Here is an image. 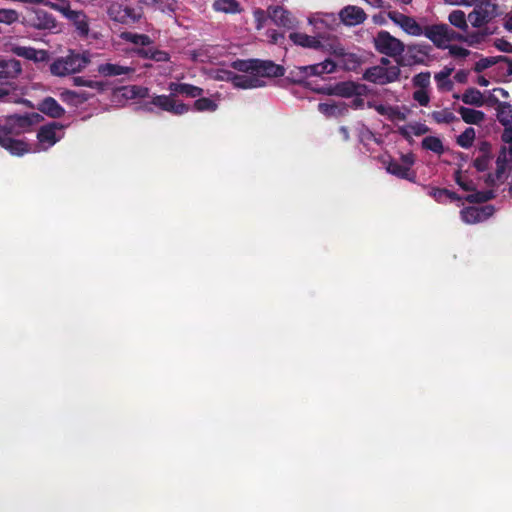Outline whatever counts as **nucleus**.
Here are the masks:
<instances>
[{
  "label": "nucleus",
  "mask_w": 512,
  "mask_h": 512,
  "mask_svg": "<svg viewBox=\"0 0 512 512\" xmlns=\"http://www.w3.org/2000/svg\"><path fill=\"white\" fill-rule=\"evenodd\" d=\"M39 114L10 115L0 121V147L13 156H23L30 151L29 145L21 139H16L38 121Z\"/></svg>",
  "instance_id": "nucleus-1"
},
{
  "label": "nucleus",
  "mask_w": 512,
  "mask_h": 512,
  "mask_svg": "<svg viewBox=\"0 0 512 512\" xmlns=\"http://www.w3.org/2000/svg\"><path fill=\"white\" fill-rule=\"evenodd\" d=\"M464 6H475L468 14V20L474 28H482L499 15V6L495 0H468Z\"/></svg>",
  "instance_id": "nucleus-2"
},
{
  "label": "nucleus",
  "mask_w": 512,
  "mask_h": 512,
  "mask_svg": "<svg viewBox=\"0 0 512 512\" xmlns=\"http://www.w3.org/2000/svg\"><path fill=\"white\" fill-rule=\"evenodd\" d=\"M89 63V59L78 53H70L66 57L57 58L50 65V72L55 76H66L80 72Z\"/></svg>",
  "instance_id": "nucleus-3"
},
{
  "label": "nucleus",
  "mask_w": 512,
  "mask_h": 512,
  "mask_svg": "<svg viewBox=\"0 0 512 512\" xmlns=\"http://www.w3.org/2000/svg\"><path fill=\"white\" fill-rule=\"evenodd\" d=\"M432 46L427 43H416L405 45L404 55L396 59L401 66L427 65L431 58Z\"/></svg>",
  "instance_id": "nucleus-4"
},
{
  "label": "nucleus",
  "mask_w": 512,
  "mask_h": 512,
  "mask_svg": "<svg viewBox=\"0 0 512 512\" xmlns=\"http://www.w3.org/2000/svg\"><path fill=\"white\" fill-rule=\"evenodd\" d=\"M373 43L378 53L395 60L400 58L405 51V44L386 30L379 31L373 38Z\"/></svg>",
  "instance_id": "nucleus-5"
},
{
  "label": "nucleus",
  "mask_w": 512,
  "mask_h": 512,
  "mask_svg": "<svg viewBox=\"0 0 512 512\" xmlns=\"http://www.w3.org/2000/svg\"><path fill=\"white\" fill-rule=\"evenodd\" d=\"M401 70L398 64L390 67L372 66L365 70L362 78L377 85H386L399 80Z\"/></svg>",
  "instance_id": "nucleus-6"
},
{
  "label": "nucleus",
  "mask_w": 512,
  "mask_h": 512,
  "mask_svg": "<svg viewBox=\"0 0 512 512\" xmlns=\"http://www.w3.org/2000/svg\"><path fill=\"white\" fill-rule=\"evenodd\" d=\"M175 96L171 93L169 95H154L152 96V104L156 109L165 111L173 115H183L190 111V106L183 102H177Z\"/></svg>",
  "instance_id": "nucleus-7"
},
{
  "label": "nucleus",
  "mask_w": 512,
  "mask_h": 512,
  "mask_svg": "<svg viewBox=\"0 0 512 512\" xmlns=\"http://www.w3.org/2000/svg\"><path fill=\"white\" fill-rule=\"evenodd\" d=\"M221 74L222 75L219 77L221 80L231 82L236 88L251 89L261 87L263 85V82L255 75H240L229 70H223L221 71Z\"/></svg>",
  "instance_id": "nucleus-8"
},
{
  "label": "nucleus",
  "mask_w": 512,
  "mask_h": 512,
  "mask_svg": "<svg viewBox=\"0 0 512 512\" xmlns=\"http://www.w3.org/2000/svg\"><path fill=\"white\" fill-rule=\"evenodd\" d=\"M268 16L275 25L288 30L295 29L298 26L297 19L282 6H269Z\"/></svg>",
  "instance_id": "nucleus-9"
},
{
  "label": "nucleus",
  "mask_w": 512,
  "mask_h": 512,
  "mask_svg": "<svg viewBox=\"0 0 512 512\" xmlns=\"http://www.w3.org/2000/svg\"><path fill=\"white\" fill-rule=\"evenodd\" d=\"M11 52L18 57H22L35 63H46L50 60V54L47 50H37L30 46L12 45Z\"/></svg>",
  "instance_id": "nucleus-10"
},
{
  "label": "nucleus",
  "mask_w": 512,
  "mask_h": 512,
  "mask_svg": "<svg viewBox=\"0 0 512 512\" xmlns=\"http://www.w3.org/2000/svg\"><path fill=\"white\" fill-rule=\"evenodd\" d=\"M339 18L347 26H356L364 23L367 15L361 7L348 5L340 10Z\"/></svg>",
  "instance_id": "nucleus-11"
},
{
  "label": "nucleus",
  "mask_w": 512,
  "mask_h": 512,
  "mask_svg": "<svg viewBox=\"0 0 512 512\" xmlns=\"http://www.w3.org/2000/svg\"><path fill=\"white\" fill-rule=\"evenodd\" d=\"M63 128L64 126L58 122L43 125L37 133V139L40 143L51 147L62 138V135H57V132L62 131Z\"/></svg>",
  "instance_id": "nucleus-12"
},
{
  "label": "nucleus",
  "mask_w": 512,
  "mask_h": 512,
  "mask_svg": "<svg viewBox=\"0 0 512 512\" xmlns=\"http://www.w3.org/2000/svg\"><path fill=\"white\" fill-rule=\"evenodd\" d=\"M496 110L498 121L505 127L502 140H512V105L508 102L499 103Z\"/></svg>",
  "instance_id": "nucleus-13"
},
{
  "label": "nucleus",
  "mask_w": 512,
  "mask_h": 512,
  "mask_svg": "<svg viewBox=\"0 0 512 512\" xmlns=\"http://www.w3.org/2000/svg\"><path fill=\"white\" fill-rule=\"evenodd\" d=\"M29 24L31 27L37 30L53 31L58 28L55 17L47 11L41 9L37 10L34 16L30 18Z\"/></svg>",
  "instance_id": "nucleus-14"
},
{
  "label": "nucleus",
  "mask_w": 512,
  "mask_h": 512,
  "mask_svg": "<svg viewBox=\"0 0 512 512\" xmlns=\"http://www.w3.org/2000/svg\"><path fill=\"white\" fill-rule=\"evenodd\" d=\"M285 74V68L271 60L257 59L255 76L281 77Z\"/></svg>",
  "instance_id": "nucleus-15"
},
{
  "label": "nucleus",
  "mask_w": 512,
  "mask_h": 512,
  "mask_svg": "<svg viewBox=\"0 0 512 512\" xmlns=\"http://www.w3.org/2000/svg\"><path fill=\"white\" fill-rule=\"evenodd\" d=\"M444 23L427 25L424 27L423 34L427 37L437 48L446 49L448 44L445 41Z\"/></svg>",
  "instance_id": "nucleus-16"
},
{
  "label": "nucleus",
  "mask_w": 512,
  "mask_h": 512,
  "mask_svg": "<svg viewBox=\"0 0 512 512\" xmlns=\"http://www.w3.org/2000/svg\"><path fill=\"white\" fill-rule=\"evenodd\" d=\"M492 146L487 141H482L479 143L477 151L478 156L473 161V166L479 172H484L488 169L489 164L493 158L492 155Z\"/></svg>",
  "instance_id": "nucleus-17"
},
{
  "label": "nucleus",
  "mask_w": 512,
  "mask_h": 512,
  "mask_svg": "<svg viewBox=\"0 0 512 512\" xmlns=\"http://www.w3.org/2000/svg\"><path fill=\"white\" fill-rule=\"evenodd\" d=\"M168 89L174 96L182 95L187 98H197L204 93L201 87L189 83L170 82Z\"/></svg>",
  "instance_id": "nucleus-18"
},
{
  "label": "nucleus",
  "mask_w": 512,
  "mask_h": 512,
  "mask_svg": "<svg viewBox=\"0 0 512 512\" xmlns=\"http://www.w3.org/2000/svg\"><path fill=\"white\" fill-rule=\"evenodd\" d=\"M303 74L308 79L311 76H321L323 74H330L336 70V63L331 59H326L323 62L300 66Z\"/></svg>",
  "instance_id": "nucleus-19"
},
{
  "label": "nucleus",
  "mask_w": 512,
  "mask_h": 512,
  "mask_svg": "<svg viewBox=\"0 0 512 512\" xmlns=\"http://www.w3.org/2000/svg\"><path fill=\"white\" fill-rule=\"evenodd\" d=\"M37 109L43 114L51 118H61L65 114V109L51 96L45 97L41 100Z\"/></svg>",
  "instance_id": "nucleus-20"
},
{
  "label": "nucleus",
  "mask_w": 512,
  "mask_h": 512,
  "mask_svg": "<svg viewBox=\"0 0 512 512\" xmlns=\"http://www.w3.org/2000/svg\"><path fill=\"white\" fill-rule=\"evenodd\" d=\"M289 39L297 46L311 49H321L323 44L321 41L314 37L301 32H292L289 34Z\"/></svg>",
  "instance_id": "nucleus-21"
},
{
  "label": "nucleus",
  "mask_w": 512,
  "mask_h": 512,
  "mask_svg": "<svg viewBox=\"0 0 512 512\" xmlns=\"http://www.w3.org/2000/svg\"><path fill=\"white\" fill-rule=\"evenodd\" d=\"M68 20H70L73 23L76 33L79 37H88L90 31L89 20L84 11H76L73 15H71V17Z\"/></svg>",
  "instance_id": "nucleus-22"
},
{
  "label": "nucleus",
  "mask_w": 512,
  "mask_h": 512,
  "mask_svg": "<svg viewBox=\"0 0 512 512\" xmlns=\"http://www.w3.org/2000/svg\"><path fill=\"white\" fill-rule=\"evenodd\" d=\"M22 71L21 63L16 59H0V78L17 77Z\"/></svg>",
  "instance_id": "nucleus-23"
},
{
  "label": "nucleus",
  "mask_w": 512,
  "mask_h": 512,
  "mask_svg": "<svg viewBox=\"0 0 512 512\" xmlns=\"http://www.w3.org/2000/svg\"><path fill=\"white\" fill-rule=\"evenodd\" d=\"M453 97L455 99H461V101L466 105L481 107L485 104L483 94L473 87L466 89L462 95L454 94Z\"/></svg>",
  "instance_id": "nucleus-24"
},
{
  "label": "nucleus",
  "mask_w": 512,
  "mask_h": 512,
  "mask_svg": "<svg viewBox=\"0 0 512 512\" xmlns=\"http://www.w3.org/2000/svg\"><path fill=\"white\" fill-rule=\"evenodd\" d=\"M61 100L65 102L66 104L74 107H78L85 102H87L91 97H93L92 94L81 91L76 92L72 90H65L61 93Z\"/></svg>",
  "instance_id": "nucleus-25"
},
{
  "label": "nucleus",
  "mask_w": 512,
  "mask_h": 512,
  "mask_svg": "<svg viewBox=\"0 0 512 512\" xmlns=\"http://www.w3.org/2000/svg\"><path fill=\"white\" fill-rule=\"evenodd\" d=\"M457 111L461 115L462 120L467 124L479 125L485 119V113L480 110L460 106Z\"/></svg>",
  "instance_id": "nucleus-26"
},
{
  "label": "nucleus",
  "mask_w": 512,
  "mask_h": 512,
  "mask_svg": "<svg viewBox=\"0 0 512 512\" xmlns=\"http://www.w3.org/2000/svg\"><path fill=\"white\" fill-rule=\"evenodd\" d=\"M100 74L106 77L118 76L123 74L134 73V69L118 64L105 63L101 64L98 68Z\"/></svg>",
  "instance_id": "nucleus-27"
},
{
  "label": "nucleus",
  "mask_w": 512,
  "mask_h": 512,
  "mask_svg": "<svg viewBox=\"0 0 512 512\" xmlns=\"http://www.w3.org/2000/svg\"><path fill=\"white\" fill-rule=\"evenodd\" d=\"M449 23L463 33L469 30L468 15L462 10H453L448 16Z\"/></svg>",
  "instance_id": "nucleus-28"
},
{
  "label": "nucleus",
  "mask_w": 512,
  "mask_h": 512,
  "mask_svg": "<svg viewBox=\"0 0 512 512\" xmlns=\"http://www.w3.org/2000/svg\"><path fill=\"white\" fill-rule=\"evenodd\" d=\"M387 171L401 179L413 180L415 173H411L408 166H404L396 160H391L387 165Z\"/></svg>",
  "instance_id": "nucleus-29"
},
{
  "label": "nucleus",
  "mask_w": 512,
  "mask_h": 512,
  "mask_svg": "<svg viewBox=\"0 0 512 512\" xmlns=\"http://www.w3.org/2000/svg\"><path fill=\"white\" fill-rule=\"evenodd\" d=\"M132 9L122 7L119 4H113L108 9V14L111 19L120 23H126L128 18L131 17Z\"/></svg>",
  "instance_id": "nucleus-30"
},
{
  "label": "nucleus",
  "mask_w": 512,
  "mask_h": 512,
  "mask_svg": "<svg viewBox=\"0 0 512 512\" xmlns=\"http://www.w3.org/2000/svg\"><path fill=\"white\" fill-rule=\"evenodd\" d=\"M121 38L139 47L149 46L153 43L152 39L146 34L123 32Z\"/></svg>",
  "instance_id": "nucleus-31"
},
{
  "label": "nucleus",
  "mask_w": 512,
  "mask_h": 512,
  "mask_svg": "<svg viewBox=\"0 0 512 512\" xmlns=\"http://www.w3.org/2000/svg\"><path fill=\"white\" fill-rule=\"evenodd\" d=\"M213 8L224 13H238L241 11L240 3L237 0H215Z\"/></svg>",
  "instance_id": "nucleus-32"
},
{
  "label": "nucleus",
  "mask_w": 512,
  "mask_h": 512,
  "mask_svg": "<svg viewBox=\"0 0 512 512\" xmlns=\"http://www.w3.org/2000/svg\"><path fill=\"white\" fill-rule=\"evenodd\" d=\"M358 85L353 82H340L336 84V96L341 97H352L354 95H360L358 92Z\"/></svg>",
  "instance_id": "nucleus-33"
},
{
  "label": "nucleus",
  "mask_w": 512,
  "mask_h": 512,
  "mask_svg": "<svg viewBox=\"0 0 512 512\" xmlns=\"http://www.w3.org/2000/svg\"><path fill=\"white\" fill-rule=\"evenodd\" d=\"M431 118L437 123V124H450L453 122L458 121L459 119L452 113L448 108L439 110V111H433L431 113Z\"/></svg>",
  "instance_id": "nucleus-34"
},
{
  "label": "nucleus",
  "mask_w": 512,
  "mask_h": 512,
  "mask_svg": "<svg viewBox=\"0 0 512 512\" xmlns=\"http://www.w3.org/2000/svg\"><path fill=\"white\" fill-rule=\"evenodd\" d=\"M72 81L74 86L89 87L97 90L98 92H102L106 89V84L104 82L89 80L82 76H75L72 78Z\"/></svg>",
  "instance_id": "nucleus-35"
},
{
  "label": "nucleus",
  "mask_w": 512,
  "mask_h": 512,
  "mask_svg": "<svg viewBox=\"0 0 512 512\" xmlns=\"http://www.w3.org/2000/svg\"><path fill=\"white\" fill-rule=\"evenodd\" d=\"M193 108L198 112H214L217 110L218 105L212 99L200 96L195 100Z\"/></svg>",
  "instance_id": "nucleus-36"
},
{
  "label": "nucleus",
  "mask_w": 512,
  "mask_h": 512,
  "mask_svg": "<svg viewBox=\"0 0 512 512\" xmlns=\"http://www.w3.org/2000/svg\"><path fill=\"white\" fill-rule=\"evenodd\" d=\"M257 59H237L232 62L231 66L235 70L244 73H252L255 75Z\"/></svg>",
  "instance_id": "nucleus-37"
},
{
  "label": "nucleus",
  "mask_w": 512,
  "mask_h": 512,
  "mask_svg": "<svg viewBox=\"0 0 512 512\" xmlns=\"http://www.w3.org/2000/svg\"><path fill=\"white\" fill-rule=\"evenodd\" d=\"M461 219L467 224H475L481 221L478 207L469 206L461 210Z\"/></svg>",
  "instance_id": "nucleus-38"
},
{
  "label": "nucleus",
  "mask_w": 512,
  "mask_h": 512,
  "mask_svg": "<svg viewBox=\"0 0 512 512\" xmlns=\"http://www.w3.org/2000/svg\"><path fill=\"white\" fill-rule=\"evenodd\" d=\"M422 147L434 153L441 154L444 151L443 143L440 138L427 136L422 140Z\"/></svg>",
  "instance_id": "nucleus-39"
},
{
  "label": "nucleus",
  "mask_w": 512,
  "mask_h": 512,
  "mask_svg": "<svg viewBox=\"0 0 512 512\" xmlns=\"http://www.w3.org/2000/svg\"><path fill=\"white\" fill-rule=\"evenodd\" d=\"M401 28L409 35L412 36H421L423 34L424 28L411 16H408L404 23L401 25Z\"/></svg>",
  "instance_id": "nucleus-40"
},
{
  "label": "nucleus",
  "mask_w": 512,
  "mask_h": 512,
  "mask_svg": "<svg viewBox=\"0 0 512 512\" xmlns=\"http://www.w3.org/2000/svg\"><path fill=\"white\" fill-rule=\"evenodd\" d=\"M495 197L493 190L476 191L465 197V200L469 203H484Z\"/></svg>",
  "instance_id": "nucleus-41"
},
{
  "label": "nucleus",
  "mask_w": 512,
  "mask_h": 512,
  "mask_svg": "<svg viewBox=\"0 0 512 512\" xmlns=\"http://www.w3.org/2000/svg\"><path fill=\"white\" fill-rule=\"evenodd\" d=\"M475 140V130L472 127L466 128L458 137L457 144L462 148H470Z\"/></svg>",
  "instance_id": "nucleus-42"
},
{
  "label": "nucleus",
  "mask_w": 512,
  "mask_h": 512,
  "mask_svg": "<svg viewBox=\"0 0 512 512\" xmlns=\"http://www.w3.org/2000/svg\"><path fill=\"white\" fill-rule=\"evenodd\" d=\"M50 7L61 13L67 19L76 12V10L71 9V5L68 0H56V2L50 4Z\"/></svg>",
  "instance_id": "nucleus-43"
},
{
  "label": "nucleus",
  "mask_w": 512,
  "mask_h": 512,
  "mask_svg": "<svg viewBox=\"0 0 512 512\" xmlns=\"http://www.w3.org/2000/svg\"><path fill=\"white\" fill-rule=\"evenodd\" d=\"M19 20V13L14 9L0 8V23L12 25Z\"/></svg>",
  "instance_id": "nucleus-44"
},
{
  "label": "nucleus",
  "mask_w": 512,
  "mask_h": 512,
  "mask_svg": "<svg viewBox=\"0 0 512 512\" xmlns=\"http://www.w3.org/2000/svg\"><path fill=\"white\" fill-rule=\"evenodd\" d=\"M507 163H508V159H507L506 148L503 147L501 149L500 154L497 157V160H496V166H497L496 167V178L497 179L503 178V175L506 171Z\"/></svg>",
  "instance_id": "nucleus-45"
},
{
  "label": "nucleus",
  "mask_w": 512,
  "mask_h": 512,
  "mask_svg": "<svg viewBox=\"0 0 512 512\" xmlns=\"http://www.w3.org/2000/svg\"><path fill=\"white\" fill-rule=\"evenodd\" d=\"M430 77V72H421L413 77L412 83L418 89H427L430 86Z\"/></svg>",
  "instance_id": "nucleus-46"
},
{
  "label": "nucleus",
  "mask_w": 512,
  "mask_h": 512,
  "mask_svg": "<svg viewBox=\"0 0 512 512\" xmlns=\"http://www.w3.org/2000/svg\"><path fill=\"white\" fill-rule=\"evenodd\" d=\"M150 90L144 86L133 85L128 88V94L130 98H148L150 96Z\"/></svg>",
  "instance_id": "nucleus-47"
},
{
  "label": "nucleus",
  "mask_w": 512,
  "mask_h": 512,
  "mask_svg": "<svg viewBox=\"0 0 512 512\" xmlns=\"http://www.w3.org/2000/svg\"><path fill=\"white\" fill-rule=\"evenodd\" d=\"M444 29L446 30L445 34V41L446 44H449L453 41L463 42L464 39V33L459 30V32L452 29L448 24H444Z\"/></svg>",
  "instance_id": "nucleus-48"
},
{
  "label": "nucleus",
  "mask_w": 512,
  "mask_h": 512,
  "mask_svg": "<svg viewBox=\"0 0 512 512\" xmlns=\"http://www.w3.org/2000/svg\"><path fill=\"white\" fill-rule=\"evenodd\" d=\"M253 17H254V21L256 24L255 25L256 29L261 30L264 27L267 19L269 18L268 10L265 11L261 8H257L253 11Z\"/></svg>",
  "instance_id": "nucleus-49"
},
{
  "label": "nucleus",
  "mask_w": 512,
  "mask_h": 512,
  "mask_svg": "<svg viewBox=\"0 0 512 512\" xmlns=\"http://www.w3.org/2000/svg\"><path fill=\"white\" fill-rule=\"evenodd\" d=\"M451 72H452L451 69H445V70H442L441 72L435 74V80L440 89L444 88L446 85L448 86V89L451 88L452 83L449 80V76H450Z\"/></svg>",
  "instance_id": "nucleus-50"
},
{
  "label": "nucleus",
  "mask_w": 512,
  "mask_h": 512,
  "mask_svg": "<svg viewBox=\"0 0 512 512\" xmlns=\"http://www.w3.org/2000/svg\"><path fill=\"white\" fill-rule=\"evenodd\" d=\"M303 73L304 72L301 70L300 66H295L292 69H290L287 79L292 83H303L307 80Z\"/></svg>",
  "instance_id": "nucleus-51"
},
{
  "label": "nucleus",
  "mask_w": 512,
  "mask_h": 512,
  "mask_svg": "<svg viewBox=\"0 0 512 512\" xmlns=\"http://www.w3.org/2000/svg\"><path fill=\"white\" fill-rule=\"evenodd\" d=\"M318 111L321 112L326 117H334L339 111V107L335 103H319Z\"/></svg>",
  "instance_id": "nucleus-52"
},
{
  "label": "nucleus",
  "mask_w": 512,
  "mask_h": 512,
  "mask_svg": "<svg viewBox=\"0 0 512 512\" xmlns=\"http://www.w3.org/2000/svg\"><path fill=\"white\" fill-rule=\"evenodd\" d=\"M455 182L464 190V191H475L476 187L472 180H464L462 178V174L460 170H457L454 173Z\"/></svg>",
  "instance_id": "nucleus-53"
},
{
  "label": "nucleus",
  "mask_w": 512,
  "mask_h": 512,
  "mask_svg": "<svg viewBox=\"0 0 512 512\" xmlns=\"http://www.w3.org/2000/svg\"><path fill=\"white\" fill-rule=\"evenodd\" d=\"M498 62V56L482 58L478 62H476L474 70L476 72H482L483 70L495 65Z\"/></svg>",
  "instance_id": "nucleus-54"
},
{
  "label": "nucleus",
  "mask_w": 512,
  "mask_h": 512,
  "mask_svg": "<svg viewBox=\"0 0 512 512\" xmlns=\"http://www.w3.org/2000/svg\"><path fill=\"white\" fill-rule=\"evenodd\" d=\"M413 99L421 106H427L430 102V96L427 89H417L413 92Z\"/></svg>",
  "instance_id": "nucleus-55"
},
{
  "label": "nucleus",
  "mask_w": 512,
  "mask_h": 512,
  "mask_svg": "<svg viewBox=\"0 0 512 512\" xmlns=\"http://www.w3.org/2000/svg\"><path fill=\"white\" fill-rule=\"evenodd\" d=\"M482 41H484V39H482V36L480 34V31H474V32H467V33H464V39H463V42L467 43L469 46H473L475 44H479L481 43Z\"/></svg>",
  "instance_id": "nucleus-56"
},
{
  "label": "nucleus",
  "mask_w": 512,
  "mask_h": 512,
  "mask_svg": "<svg viewBox=\"0 0 512 512\" xmlns=\"http://www.w3.org/2000/svg\"><path fill=\"white\" fill-rule=\"evenodd\" d=\"M449 50V54L454 58H465L470 54V51L466 48L457 46V45H449L446 48Z\"/></svg>",
  "instance_id": "nucleus-57"
},
{
  "label": "nucleus",
  "mask_w": 512,
  "mask_h": 512,
  "mask_svg": "<svg viewBox=\"0 0 512 512\" xmlns=\"http://www.w3.org/2000/svg\"><path fill=\"white\" fill-rule=\"evenodd\" d=\"M267 36L272 44L282 45L285 41V35L277 30H268Z\"/></svg>",
  "instance_id": "nucleus-58"
},
{
  "label": "nucleus",
  "mask_w": 512,
  "mask_h": 512,
  "mask_svg": "<svg viewBox=\"0 0 512 512\" xmlns=\"http://www.w3.org/2000/svg\"><path fill=\"white\" fill-rule=\"evenodd\" d=\"M387 16L388 18L396 25H398L399 27H401V25L404 23V21L407 19V15L399 12V11H396V10H393V11H389L387 13Z\"/></svg>",
  "instance_id": "nucleus-59"
},
{
  "label": "nucleus",
  "mask_w": 512,
  "mask_h": 512,
  "mask_svg": "<svg viewBox=\"0 0 512 512\" xmlns=\"http://www.w3.org/2000/svg\"><path fill=\"white\" fill-rule=\"evenodd\" d=\"M494 46L501 52L512 53V43L504 38H498L494 41Z\"/></svg>",
  "instance_id": "nucleus-60"
},
{
  "label": "nucleus",
  "mask_w": 512,
  "mask_h": 512,
  "mask_svg": "<svg viewBox=\"0 0 512 512\" xmlns=\"http://www.w3.org/2000/svg\"><path fill=\"white\" fill-rule=\"evenodd\" d=\"M151 60L155 61V62H167L170 60V55L168 52L164 51V50H160V49H157L155 48L153 50V53H151Z\"/></svg>",
  "instance_id": "nucleus-61"
},
{
  "label": "nucleus",
  "mask_w": 512,
  "mask_h": 512,
  "mask_svg": "<svg viewBox=\"0 0 512 512\" xmlns=\"http://www.w3.org/2000/svg\"><path fill=\"white\" fill-rule=\"evenodd\" d=\"M409 128L415 136H422L429 132V127L422 123L410 124Z\"/></svg>",
  "instance_id": "nucleus-62"
},
{
  "label": "nucleus",
  "mask_w": 512,
  "mask_h": 512,
  "mask_svg": "<svg viewBox=\"0 0 512 512\" xmlns=\"http://www.w3.org/2000/svg\"><path fill=\"white\" fill-rule=\"evenodd\" d=\"M155 49V47L149 45V46H144V47H139L135 50V53L140 57V58H143V59H150L152 58L151 56V53H153V50Z\"/></svg>",
  "instance_id": "nucleus-63"
},
{
  "label": "nucleus",
  "mask_w": 512,
  "mask_h": 512,
  "mask_svg": "<svg viewBox=\"0 0 512 512\" xmlns=\"http://www.w3.org/2000/svg\"><path fill=\"white\" fill-rule=\"evenodd\" d=\"M478 209L480 212L481 221H485L486 219H488L490 216L493 215L495 211L494 206L492 205H485L482 207H478Z\"/></svg>",
  "instance_id": "nucleus-64"
}]
</instances>
